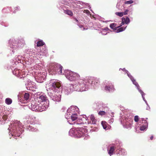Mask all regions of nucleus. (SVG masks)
Wrapping results in <instances>:
<instances>
[{"label": "nucleus", "mask_w": 156, "mask_h": 156, "mask_svg": "<svg viewBox=\"0 0 156 156\" xmlns=\"http://www.w3.org/2000/svg\"><path fill=\"white\" fill-rule=\"evenodd\" d=\"M62 66L60 64L55 63L52 65L48 70L49 73L53 75L58 73L59 74H64L62 72Z\"/></svg>", "instance_id": "f257e3e1"}, {"label": "nucleus", "mask_w": 156, "mask_h": 156, "mask_svg": "<svg viewBox=\"0 0 156 156\" xmlns=\"http://www.w3.org/2000/svg\"><path fill=\"white\" fill-rule=\"evenodd\" d=\"M85 130L82 128H77L76 129H72L69 131V133H71L73 135L77 137H80L84 136H85L84 133Z\"/></svg>", "instance_id": "f03ea898"}, {"label": "nucleus", "mask_w": 156, "mask_h": 156, "mask_svg": "<svg viewBox=\"0 0 156 156\" xmlns=\"http://www.w3.org/2000/svg\"><path fill=\"white\" fill-rule=\"evenodd\" d=\"M75 107H72L69 108L67 110V114L66 115L67 119H69L70 122L73 121L77 119L78 115L77 114L73 113V111L75 110Z\"/></svg>", "instance_id": "7ed1b4c3"}, {"label": "nucleus", "mask_w": 156, "mask_h": 156, "mask_svg": "<svg viewBox=\"0 0 156 156\" xmlns=\"http://www.w3.org/2000/svg\"><path fill=\"white\" fill-rule=\"evenodd\" d=\"M67 78L71 81H73L78 79L80 76L78 73L66 70L65 71L64 74Z\"/></svg>", "instance_id": "20e7f679"}, {"label": "nucleus", "mask_w": 156, "mask_h": 156, "mask_svg": "<svg viewBox=\"0 0 156 156\" xmlns=\"http://www.w3.org/2000/svg\"><path fill=\"white\" fill-rule=\"evenodd\" d=\"M35 100L38 103H44L47 100V98L45 95H42L37 97Z\"/></svg>", "instance_id": "39448f33"}, {"label": "nucleus", "mask_w": 156, "mask_h": 156, "mask_svg": "<svg viewBox=\"0 0 156 156\" xmlns=\"http://www.w3.org/2000/svg\"><path fill=\"white\" fill-rule=\"evenodd\" d=\"M133 120L130 118H128L126 119V122L124 125L126 128L127 129L131 128V126L133 124Z\"/></svg>", "instance_id": "423d86ee"}, {"label": "nucleus", "mask_w": 156, "mask_h": 156, "mask_svg": "<svg viewBox=\"0 0 156 156\" xmlns=\"http://www.w3.org/2000/svg\"><path fill=\"white\" fill-rule=\"evenodd\" d=\"M12 44L13 47L12 48H19L21 47L22 44L20 41L14 40L12 43Z\"/></svg>", "instance_id": "0eeeda50"}, {"label": "nucleus", "mask_w": 156, "mask_h": 156, "mask_svg": "<svg viewBox=\"0 0 156 156\" xmlns=\"http://www.w3.org/2000/svg\"><path fill=\"white\" fill-rule=\"evenodd\" d=\"M38 104L39 103L38 102H37L36 101H35V100L32 102L31 108L32 109L33 111H37V109H39V107H38Z\"/></svg>", "instance_id": "6e6552de"}, {"label": "nucleus", "mask_w": 156, "mask_h": 156, "mask_svg": "<svg viewBox=\"0 0 156 156\" xmlns=\"http://www.w3.org/2000/svg\"><path fill=\"white\" fill-rule=\"evenodd\" d=\"M51 86L52 87V89L55 91L57 88L58 89L60 87L61 84L59 82H56L55 81L54 82L52 81Z\"/></svg>", "instance_id": "1a4fd4ad"}, {"label": "nucleus", "mask_w": 156, "mask_h": 156, "mask_svg": "<svg viewBox=\"0 0 156 156\" xmlns=\"http://www.w3.org/2000/svg\"><path fill=\"white\" fill-rule=\"evenodd\" d=\"M52 99L54 101L59 102L61 99V95L58 94L52 95L51 97Z\"/></svg>", "instance_id": "9d476101"}, {"label": "nucleus", "mask_w": 156, "mask_h": 156, "mask_svg": "<svg viewBox=\"0 0 156 156\" xmlns=\"http://www.w3.org/2000/svg\"><path fill=\"white\" fill-rule=\"evenodd\" d=\"M115 148V146H112L110 147L109 149H108V153L110 156L113 154Z\"/></svg>", "instance_id": "9b49d317"}, {"label": "nucleus", "mask_w": 156, "mask_h": 156, "mask_svg": "<svg viewBox=\"0 0 156 156\" xmlns=\"http://www.w3.org/2000/svg\"><path fill=\"white\" fill-rule=\"evenodd\" d=\"M105 90H108L109 92L113 91L114 90V88L113 85H111L110 86H106L105 87Z\"/></svg>", "instance_id": "f8f14e48"}, {"label": "nucleus", "mask_w": 156, "mask_h": 156, "mask_svg": "<svg viewBox=\"0 0 156 156\" xmlns=\"http://www.w3.org/2000/svg\"><path fill=\"white\" fill-rule=\"evenodd\" d=\"M130 22V20L129 18L127 17L126 18H122V24L123 25L125 23L126 24H127L129 23Z\"/></svg>", "instance_id": "ddd939ff"}, {"label": "nucleus", "mask_w": 156, "mask_h": 156, "mask_svg": "<svg viewBox=\"0 0 156 156\" xmlns=\"http://www.w3.org/2000/svg\"><path fill=\"white\" fill-rule=\"evenodd\" d=\"M90 119L91 121H92V124H96V122L97 121L95 119L94 115H90Z\"/></svg>", "instance_id": "4468645a"}, {"label": "nucleus", "mask_w": 156, "mask_h": 156, "mask_svg": "<svg viewBox=\"0 0 156 156\" xmlns=\"http://www.w3.org/2000/svg\"><path fill=\"white\" fill-rule=\"evenodd\" d=\"M81 118L82 121V124H89L90 123H89L88 120L85 118L82 117Z\"/></svg>", "instance_id": "2eb2a0df"}, {"label": "nucleus", "mask_w": 156, "mask_h": 156, "mask_svg": "<svg viewBox=\"0 0 156 156\" xmlns=\"http://www.w3.org/2000/svg\"><path fill=\"white\" fill-rule=\"evenodd\" d=\"M64 12L65 13H66L69 16H72L73 15V12H72V11H71L70 10H69L68 9H66V10H64Z\"/></svg>", "instance_id": "dca6fc26"}, {"label": "nucleus", "mask_w": 156, "mask_h": 156, "mask_svg": "<svg viewBox=\"0 0 156 156\" xmlns=\"http://www.w3.org/2000/svg\"><path fill=\"white\" fill-rule=\"evenodd\" d=\"M41 108H42L41 112H42L46 110V109L48 107V105L45 104L44 103H41Z\"/></svg>", "instance_id": "f3484780"}, {"label": "nucleus", "mask_w": 156, "mask_h": 156, "mask_svg": "<svg viewBox=\"0 0 156 156\" xmlns=\"http://www.w3.org/2000/svg\"><path fill=\"white\" fill-rule=\"evenodd\" d=\"M116 25L115 23H111L110 25V28L113 30H116L119 27H116Z\"/></svg>", "instance_id": "a211bd4d"}, {"label": "nucleus", "mask_w": 156, "mask_h": 156, "mask_svg": "<svg viewBox=\"0 0 156 156\" xmlns=\"http://www.w3.org/2000/svg\"><path fill=\"white\" fill-rule=\"evenodd\" d=\"M82 117H80L77 119L76 122H74L73 123H76L77 124H82V121L81 120Z\"/></svg>", "instance_id": "6ab92c4d"}, {"label": "nucleus", "mask_w": 156, "mask_h": 156, "mask_svg": "<svg viewBox=\"0 0 156 156\" xmlns=\"http://www.w3.org/2000/svg\"><path fill=\"white\" fill-rule=\"evenodd\" d=\"M12 102V99L9 98H7L5 100V103L8 105L11 104Z\"/></svg>", "instance_id": "aec40b11"}, {"label": "nucleus", "mask_w": 156, "mask_h": 156, "mask_svg": "<svg viewBox=\"0 0 156 156\" xmlns=\"http://www.w3.org/2000/svg\"><path fill=\"white\" fill-rule=\"evenodd\" d=\"M44 43L42 41H39L37 42V46L40 47L43 46L44 44Z\"/></svg>", "instance_id": "412c9836"}, {"label": "nucleus", "mask_w": 156, "mask_h": 156, "mask_svg": "<svg viewBox=\"0 0 156 156\" xmlns=\"http://www.w3.org/2000/svg\"><path fill=\"white\" fill-rule=\"evenodd\" d=\"M78 5L75 3H73L70 5V7L72 9H76L78 8Z\"/></svg>", "instance_id": "4be33fe9"}, {"label": "nucleus", "mask_w": 156, "mask_h": 156, "mask_svg": "<svg viewBox=\"0 0 156 156\" xmlns=\"http://www.w3.org/2000/svg\"><path fill=\"white\" fill-rule=\"evenodd\" d=\"M131 81H132L133 84H134L138 89L139 87H140L138 85V83L136 81V80L134 79V78Z\"/></svg>", "instance_id": "5701e85b"}, {"label": "nucleus", "mask_w": 156, "mask_h": 156, "mask_svg": "<svg viewBox=\"0 0 156 156\" xmlns=\"http://www.w3.org/2000/svg\"><path fill=\"white\" fill-rule=\"evenodd\" d=\"M30 94L28 93H25L24 95V98L26 101L29 98Z\"/></svg>", "instance_id": "b1692460"}, {"label": "nucleus", "mask_w": 156, "mask_h": 156, "mask_svg": "<svg viewBox=\"0 0 156 156\" xmlns=\"http://www.w3.org/2000/svg\"><path fill=\"white\" fill-rule=\"evenodd\" d=\"M107 123L105 121H102L101 122V124L105 129H106L107 128Z\"/></svg>", "instance_id": "393cba45"}, {"label": "nucleus", "mask_w": 156, "mask_h": 156, "mask_svg": "<svg viewBox=\"0 0 156 156\" xmlns=\"http://www.w3.org/2000/svg\"><path fill=\"white\" fill-rule=\"evenodd\" d=\"M125 29V28H124L123 27H120L118 29H117L116 32L117 33H119V32H122V31H123Z\"/></svg>", "instance_id": "a878e982"}, {"label": "nucleus", "mask_w": 156, "mask_h": 156, "mask_svg": "<svg viewBox=\"0 0 156 156\" xmlns=\"http://www.w3.org/2000/svg\"><path fill=\"white\" fill-rule=\"evenodd\" d=\"M115 14L120 17H122L123 15V13L122 12H116Z\"/></svg>", "instance_id": "bb28decb"}, {"label": "nucleus", "mask_w": 156, "mask_h": 156, "mask_svg": "<svg viewBox=\"0 0 156 156\" xmlns=\"http://www.w3.org/2000/svg\"><path fill=\"white\" fill-rule=\"evenodd\" d=\"M41 103H39L38 104V107H39V109H37V112H41Z\"/></svg>", "instance_id": "cd10ccee"}, {"label": "nucleus", "mask_w": 156, "mask_h": 156, "mask_svg": "<svg viewBox=\"0 0 156 156\" xmlns=\"http://www.w3.org/2000/svg\"><path fill=\"white\" fill-rule=\"evenodd\" d=\"M147 127V124L146 125L140 127V129L141 131L144 130Z\"/></svg>", "instance_id": "c85d7f7f"}, {"label": "nucleus", "mask_w": 156, "mask_h": 156, "mask_svg": "<svg viewBox=\"0 0 156 156\" xmlns=\"http://www.w3.org/2000/svg\"><path fill=\"white\" fill-rule=\"evenodd\" d=\"M105 112L104 111H101L98 112V114L101 115H105Z\"/></svg>", "instance_id": "c756f323"}, {"label": "nucleus", "mask_w": 156, "mask_h": 156, "mask_svg": "<svg viewBox=\"0 0 156 156\" xmlns=\"http://www.w3.org/2000/svg\"><path fill=\"white\" fill-rule=\"evenodd\" d=\"M139 119V117L137 115H136L134 117V120L135 122H137L138 121Z\"/></svg>", "instance_id": "7c9ffc66"}, {"label": "nucleus", "mask_w": 156, "mask_h": 156, "mask_svg": "<svg viewBox=\"0 0 156 156\" xmlns=\"http://www.w3.org/2000/svg\"><path fill=\"white\" fill-rule=\"evenodd\" d=\"M133 2L132 0H129L127 1H126L125 2V4H131L133 3Z\"/></svg>", "instance_id": "2f4dec72"}, {"label": "nucleus", "mask_w": 156, "mask_h": 156, "mask_svg": "<svg viewBox=\"0 0 156 156\" xmlns=\"http://www.w3.org/2000/svg\"><path fill=\"white\" fill-rule=\"evenodd\" d=\"M19 9V8L18 7H16L14 8V10H13V13H15L16 12L18 11V10Z\"/></svg>", "instance_id": "473e14b6"}, {"label": "nucleus", "mask_w": 156, "mask_h": 156, "mask_svg": "<svg viewBox=\"0 0 156 156\" xmlns=\"http://www.w3.org/2000/svg\"><path fill=\"white\" fill-rule=\"evenodd\" d=\"M129 10L126 9V10L124 12H123V14L124 15H127L129 12Z\"/></svg>", "instance_id": "72a5a7b5"}, {"label": "nucleus", "mask_w": 156, "mask_h": 156, "mask_svg": "<svg viewBox=\"0 0 156 156\" xmlns=\"http://www.w3.org/2000/svg\"><path fill=\"white\" fill-rule=\"evenodd\" d=\"M127 75L130 78L131 80H132L133 79V77L130 74H129L128 73H127Z\"/></svg>", "instance_id": "f704fd0d"}, {"label": "nucleus", "mask_w": 156, "mask_h": 156, "mask_svg": "<svg viewBox=\"0 0 156 156\" xmlns=\"http://www.w3.org/2000/svg\"><path fill=\"white\" fill-rule=\"evenodd\" d=\"M150 139L151 140H152L153 138V135H152L151 137H150Z\"/></svg>", "instance_id": "c9c22d12"}, {"label": "nucleus", "mask_w": 156, "mask_h": 156, "mask_svg": "<svg viewBox=\"0 0 156 156\" xmlns=\"http://www.w3.org/2000/svg\"><path fill=\"white\" fill-rule=\"evenodd\" d=\"M140 92H141L142 95H143L142 93H144L143 92V91H142L141 90H140Z\"/></svg>", "instance_id": "e433bc0d"}, {"label": "nucleus", "mask_w": 156, "mask_h": 156, "mask_svg": "<svg viewBox=\"0 0 156 156\" xmlns=\"http://www.w3.org/2000/svg\"><path fill=\"white\" fill-rule=\"evenodd\" d=\"M80 28H81L82 27H83V26L82 25L80 26Z\"/></svg>", "instance_id": "4c0bfd02"}, {"label": "nucleus", "mask_w": 156, "mask_h": 156, "mask_svg": "<svg viewBox=\"0 0 156 156\" xmlns=\"http://www.w3.org/2000/svg\"><path fill=\"white\" fill-rule=\"evenodd\" d=\"M113 120V119H111V120H110V121L112 122Z\"/></svg>", "instance_id": "58836bf2"}, {"label": "nucleus", "mask_w": 156, "mask_h": 156, "mask_svg": "<svg viewBox=\"0 0 156 156\" xmlns=\"http://www.w3.org/2000/svg\"><path fill=\"white\" fill-rule=\"evenodd\" d=\"M76 21L78 22V20L77 19H76Z\"/></svg>", "instance_id": "ea45409f"}, {"label": "nucleus", "mask_w": 156, "mask_h": 156, "mask_svg": "<svg viewBox=\"0 0 156 156\" xmlns=\"http://www.w3.org/2000/svg\"><path fill=\"white\" fill-rule=\"evenodd\" d=\"M93 81H92V82H91V83H92V84H93Z\"/></svg>", "instance_id": "a19ab883"}, {"label": "nucleus", "mask_w": 156, "mask_h": 156, "mask_svg": "<svg viewBox=\"0 0 156 156\" xmlns=\"http://www.w3.org/2000/svg\"><path fill=\"white\" fill-rule=\"evenodd\" d=\"M87 11L89 12V11H88V10H87Z\"/></svg>", "instance_id": "79ce46f5"}, {"label": "nucleus", "mask_w": 156, "mask_h": 156, "mask_svg": "<svg viewBox=\"0 0 156 156\" xmlns=\"http://www.w3.org/2000/svg\"><path fill=\"white\" fill-rule=\"evenodd\" d=\"M84 29H85V28H83V30H84Z\"/></svg>", "instance_id": "37998d69"}]
</instances>
